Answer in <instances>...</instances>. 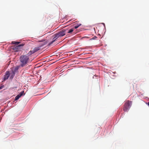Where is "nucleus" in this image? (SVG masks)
I'll return each mask as SVG.
<instances>
[{"instance_id": "nucleus-1", "label": "nucleus", "mask_w": 149, "mask_h": 149, "mask_svg": "<svg viewBox=\"0 0 149 149\" xmlns=\"http://www.w3.org/2000/svg\"><path fill=\"white\" fill-rule=\"evenodd\" d=\"M30 55L28 54V53L26 55H22L20 56L19 60L21 66L23 67L29 63V56Z\"/></svg>"}, {"instance_id": "nucleus-2", "label": "nucleus", "mask_w": 149, "mask_h": 149, "mask_svg": "<svg viewBox=\"0 0 149 149\" xmlns=\"http://www.w3.org/2000/svg\"><path fill=\"white\" fill-rule=\"evenodd\" d=\"M42 43H44V44H42V45L40 47H35L34 49H33L32 50H31L30 51H29L28 53V54L29 55H31L32 54L35 53V52H37L40 49V47L41 46H42L43 45L45 44L47 42L46 41H44Z\"/></svg>"}, {"instance_id": "nucleus-3", "label": "nucleus", "mask_w": 149, "mask_h": 149, "mask_svg": "<svg viewBox=\"0 0 149 149\" xmlns=\"http://www.w3.org/2000/svg\"><path fill=\"white\" fill-rule=\"evenodd\" d=\"M132 102L129 100L127 101L125 103L123 110L125 111H127L131 106Z\"/></svg>"}, {"instance_id": "nucleus-4", "label": "nucleus", "mask_w": 149, "mask_h": 149, "mask_svg": "<svg viewBox=\"0 0 149 149\" xmlns=\"http://www.w3.org/2000/svg\"><path fill=\"white\" fill-rule=\"evenodd\" d=\"M24 45V44L22 43L17 46H13L12 49L15 52H18L20 51L22 49V47Z\"/></svg>"}, {"instance_id": "nucleus-5", "label": "nucleus", "mask_w": 149, "mask_h": 149, "mask_svg": "<svg viewBox=\"0 0 149 149\" xmlns=\"http://www.w3.org/2000/svg\"><path fill=\"white\" fill-rule=\"evenodd\" d=\"M53 36L54 37V38L53 39V40L51 42L49 43V45H52L57 38H58L60 37L58 33L54 34Z\"/></svg>"}, {"instance_id": "nucleus-6", "label": "nucleus", "mask_w": 149, "mask_h": 149, "mask_svg": "<svg viewBox=\"0 0 149 149\" xmlns=\"http://www.w3.org/2000/svg\"><path fill=\"white\" fill-rule=\"evenodd\" d=\"M10 75V73L9 71H7L6 72L4 76L3 81H4L7 79L9 77Z\"/></svg>"}, {"instance_id": "nucleus-7", "label": "nucleus", "mask_w": 149, "mask_h": 149, "mask_svg": "<svg viewBox=\"0 0 149 149\" xmlns=\"http://www.w3.org/2000/svg\"><path fill=\"white\" fill-rule=\"evenodd\" d=\"M66 30L65 29H63L62 30L58 32V33L60 36V37H62L64 36L65 34Z\"/></svg>"}, {"instance_id": "nucleus-8", "label": "nucleus", "mask_w": 149, "mask_h": 149, "mask_svg": "<svg viewBox=\"0 0 149 149\" xmlns=\"http://www.w3.org/2000/svg\"><path fill=\"white\" fill-rule=\"evenodd\" d=\"M24 93V91H23L21 92L19 95H17L15 98V100L16 101L17 100L23 95Z\"/></svg>"}, {"instance_id": "nucleus-9", "label": "nucleus", "mask_w": 149, "mask_h": 149, "mask_svg": "<svg viewBox=\"0 0 149 149\" xmlns=\"http://www.w3.org/2000/svg\"><path fill=\"white\" fill-rule=\"evenodd\" d=\"M15 72V71H14L13 70H12L11 72L10 73V74L11 75L10 78L11 79H12L13 77H14Z\"/></svg>"}, {"instance_id": "nucleus-10", "label": "nucleus", "mask_w": 149, "mask_h": 149, "mask_svg": "<svg viewBox=\"0 0 149 149\" xmlns=\"http://www.w3.org/2000/svg\"><path fill=\"white\" fill-rule=\"evenodd\" d=\"M20 42H15V41H12V42L11 43L12 44H15V45H17L19 44Z\"/></svg>"}, {"instance_id": "nucleus-11", "label": "nucleus", "mask_w": 149, "mask_h": 149, "mask_svg": "<svg viewBox=\"0 0 149 149\" xmlns=\"http://www.w3.org/2000/svg\"><path fill=\"white\" fill-rule=\"evenodd\" d=\"M81 25V24H78L77 25H75V26H74V29H77Z\"/></svg>"}, {"instance_id": "nucleus-12", "label": "nucleus", "mask_w": 149, "mask_h": 149, "mask_svg": "<svg viewBox=\"0 0 149 149\" xmlns=\"http://www.w3.org/2000/svg\"><path fill=\"white\" fill-rule=\"evenodd\" d=\"M74 28L71 29L69 30L68 33H70L74 31Z\"/></svg>"}, {"instance_id": "nucleus-13", "label": "nucleus", "mask_w": 149, "mask_h": 149, "mask_svg": "<svg viewBox=\"0 0 149 149\" xmlns=\"http://www.w3.org/2000/svg\"><path fill=\"white\" fill-rule=\"evenodd\" d=\"M19 69V67L18 66H17L16 67L14 70H13L14 71H15V72H16Z\"/></svg>"}, {"instance_id": "nucleus-14", "label": "nucleus", "mask_w": 149, "mask_h": 149, "mask_svg": "<svg viewBox=\"0 0 149 149\" xmlns=\"http://www.w3.org/2000/svg\"><path fill=\"white\" fill-rule=\"evenodd\" d=\"M97 38L96 36H94L91 39V40H95Z\"/></svg>"}, {"instance_id": "nucleus-15", "label": "nucleus", "mask_w": 149, "mask_h": 149, "mask_svg": "<svg viewBox=\"0 0 149 149\" xmlns=\"http://www.w3.org/2000/svg\"><path fill=\"white\" fill-rule=\"evenodd\" d=\"M4 86L3 85V86H0V90L2 89L3 88Z\"/></svg>"}, {"instance_id": "nucleus-16", "label": "nucleus", "mask_w": 149, "mask_h": 149, "mask_svg": "<svg viewBox=\"0 0 149 149\" xmlns=\"http://www.w3.org/2000/svg\"><path fill=\"white\" fill-rule=\"evenodd\" d=\"M13 129L14 130H18V129Z\"/></svg>"}, {"instance_id": "nucleus-17", "label": "nucleus", "mask_w": 149, "mask_h": 149, "mask_svg": "<svg viewBox=\"0 0 149 149\" xmlns=\"http://www.w3.org/2000/svg\"><path fill=\"white\" fill-rule=\"evenodd\" d=\"M148 105L149 106V102H148Z\"/></svg>"}]
</instances>
